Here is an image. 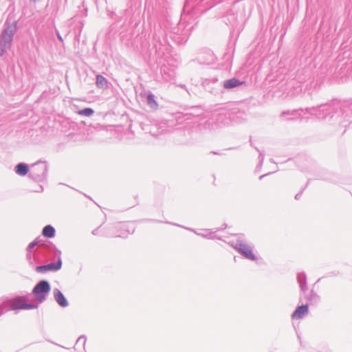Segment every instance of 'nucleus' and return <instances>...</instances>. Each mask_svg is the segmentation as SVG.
<instances>
[{"instance_id":"f3484780","label":"nucleus","mask_w":352,"mask_h":352,"mask_svg":"<svg viewBox=\"0 0 352 352\" xmlns=\"http://www.w3.org/2000/svg\"><path fill=\"white\" fill-rule=\"evenodd\" d=\"M191 230L193 231L197 235L201 236L205 238H208V239H214V232H212L206 231L204 232L198 233L194 230Z\"/></svg>"},{"instance_id":"f8f14e48","label":"nucleus","mask_w":352,"mask_h":352,"mask_svg":"<svg viewBox=\"0 0 352 352\" xmlns=\"http://www.w3.org/2000/svg\"><path fill=\"white\" fill-rule=\"evenodd\" d=\"M43 234L47 238H52L55 235V229L50 225L44 227L43 230Z\"/></svg>"},{"instance_id":"7ed1b4c3","label":"nucleus","mask_w":352,"mask_h":352,"mask_svg":"<svg viewBox=\"0 0 352 352\" xmlns=\"http://www.w3.org/2000/svg\"><path fill=\"white\" fill-rule=\"evenodd\" d=\"M50 292V285L47 280H41L38 282L32 290V294L35 296L36 299L43 302Z\"/></svg>"},{"instance_id":"cd10ccee","label":"nucleus","mask_w":352,"mask_h":352,"mask_svg":"<svg viewBox=\"0 0 352 352\" xmlns=\"http://www.w3.org/2000/svg\"><path fill=\"white\" fill-rule=\"evenodd\" d=\"M96 230H94V231H93V234H96Z\"/></svg>"},{"instance_id":"a878e982","label":"nucleus","mask_w":352,"mask_h":352,"mask_svg":"<svg viewBox=\"0 0 352 352\" xmlns=\"http://www.w3.org/2000/svg\"><path fill=\"white\" fill-rule=\"evenodd\" d=\"M260 157L261 158V162H263V158H264V157H263V155H261V154H260Z\"/></svg>"},{"instance_id":"393cba45","label":"nucleus","mask_w":352,"mask_h":352,"mask_svg":"<svg viewBox=\"0 0 352 352\" xmlns=\"http://www.w3.org/2000/svg\"><path fill=\"white\" fill-rule=\"evenodd\" d=\"M27 257H28V258L29 260H30V259H31V255H30V254H27Z\"/></svg>"},{"instance_id":"bb28decb","label":"nucleus","mask_w":352,"mask_h":352,"mask_svg":"<svg viewBox=\"0 0 352 352\" xmlns=\"http://www.w3.org/2000/svg\"><path fill=\"white\" fill-rule=\"evenodd\" d=\"M266 175H263L261 176H260L259 179H262Z\"/></svg>"},{"instance_id":"4be33fe9","label":"nucleus","mask_w":352,"mask_h":352,"mask_svg":"<svg viewBox=\"0 0 352 352\" xmlns=\"http://www.w3.org/2000/svg\"><path fill=\"white\" fill-rule=\"evenodd\" d=\"M37 244L38 241L36 240H34L32 242H31L28 247V251H30V250L34 248Z\"/></svg>"},{"instance_id":"a211bd4d","label":"nucleus","mask_w":352,"mask_h":352,"mask_svg":"<svg viewBox=\"0 0 352 352\" xmlns=\"http://www.w3.org/2000/svg\"><path fill=\"white\" fill-rule=\"evenodd\" d=\"M120 228L124 231V232H122L120 234H118V236L120 237H126L128 234L130 233L129 228V226L126 223L120 225Z\"/></svg>"},{"instance_id":"ddd939ff","label":"nucleus","mask_w":352,"mask_h":352,"mask_svg":"<svg viewBox=\"0 0 352 352\" xmlns=\"http://www.w3.org/2000/svg\"><path fill=\"white\" fill-rule=\"evenodd\" d=\"M307 299L310 302L311 304H317L319 302L320 297L317 294L311 291L309 296L307 297Z\"/></svg>"},{"instance_id":"6ab92c4d","label":"nucleus","mask_w":352,"mask_h":352,"mask_svg":"<svg viewBox=\"0 0 352 352\" xmlns=\"http://www.w3.org/2000/svg\"><path fill=\"white\" fill-rule=\"evenodd\" d=\"M21 309H33L38 307L37 305L34 304H29L24 302V304L21 307Z\"/></svg>"},{"instance_id":"b1692460","label":"nucleus","mask_w":352,"mask_h":352,"mask_svg":"<svg viewBox=\"0 0 352 352\" xmlns=\"http://www.w3.org/2000/svg\"><path fill=\"white\" fill-rule=\"evenodd\" d=\"M300 195H301L300 193L296 194V196H295V199H298L300 198Z\"/></svg>"},{"instance_id":"aec40b11","label":"nucleus","mask_w":352,"mask_h":352,"mask_svg":"<svg viewBox=\"0 0 352 352\" xmlns=\"http://www.w3.org/2000/svg\"><path fill=\"white\" fill-rule=\"evenodd\" d=\"M85 342H86V338L85 336H80L77 340L76 346L81 344L82 345V346L84 347L85 344Z\"/></svg>"},{"instance_id":"9d476101","label":"nucleus","mask_w":352,"mask_h":352,"mask_svg":"<svg viewBox=\"0 0 352 352\" xmlns=\"http://www.w3.org/2000/svg\"><path fill=\"white\" fill-rule=\"evenodd\" d=\"M29 170L28 166L24 163H19L15 167V172L20 176H25Z\"/></svg>"},{"instance_id":"39448f33","label":"nucleus","mask_w":352,"mask_h":352,"mask_svg":"<svg viewBox=\"0 0 352 352\" xmlns=\"http://www.w3.org/2000/svg\"><path fill=\"white\" fill-rule=\"evenodd\" d=\"M62 267V261L60 257L58 258V261L56 263H50L47 265L37 266L36 271L39 273H45L48 271L56 272L60 270Z\"/></svg>"},{"instance_id":"f03ea898","label":"nucleus","mask_w":352,"mask_h":352,"mask_svg":"<svg viewBox=\"0 0 352 352\" xmlns=\"http://www.w3.org/2000/svg\"><path fill=\"white\" fill-rule=\"evenodd\" d=\"M230 244L247 259L250 261H255L256 259V256L253 253L252 246L245 242L242 239L238 238L236 241L233 240L230 241Z\"/></svg>"},{"instance_id":"dca6fc26","label":"nucleus","mask_w":352,"mask_h":352,"mask_svg":"<svg viewBox=\"0 0 352 352\" xmlns=\"http://www.w3.org/2000/svg\"><path fill=\"white\" fill-rule=\"evenodd\" d=\"M94 111L91 108H85L78 111V114L85 116H91L94 114Z\"/></svg>"},{"instance_id":"412c9836","label":"nucleus","mask_w":352,"mask_h":352,"mask_svg":"<svg viewBox=\"0 0 352 352\" xmlns=\"http://www.w3.org/2000/svg\"><path fill=\"white\" fill-rule=\"evenodd\" d=\"M297 113H298V111H284L282 113L281 116H285L286 115H292V116H296Z\"/></svg>"},{"instance_id":"20e7f679","label":"nucleus","mask_w":352,"mask_h":352,"mask_svg":"<svg viewBox=\"0 0 352 352\" xmlns=\"http://www.w3.org/2000/svg\"><path fill=\"white\" fill-rule=\"evenodd\" d=\"M47 169V166L45 164H34L30 172V176L35 180H40L45 177Z\"/></svg>"},{"instance_id":"f257e3e1","label":"nucleus","mask_w":352,"mask_h":352,"mask_svg":"<svg viewBox=\"0 0 352 352\" xmlns=\"http://www.w3.org/2000/svg\"><path fill=\"white\" fill-rule=\"evenodd\" d=\"M16 31V22L6 23V27L0 34V56H3L7 50L11 47Z\"/></svg>"},{"instance_id":"423d86ee","label":"nucleus","mask_w":352,"mask_h":352,"mask_svg":"<svg viewBox=\"0 0 352 352\" xmlns=\"http://www.w3.org/2000/svg\"><path fill=\"white\" fill-rule=\"evenodd\" d=\"M54 297L56 302L62 307H66L69 305V303L65 298L63 294L58 289H55L54 290Z\"/></svg>"},{"instance_id":"2eb2a0df","label":"nucleus","mask_w":352,"mask_h":352,"mask_svg":"<svg viewBox=\"0 0 352 352\" xmlns=\"http://www.w3.org/2000/svg\"><path fill=\"white\" fill-rule=\"evenodd\" d=\"M147 102L151 107H157V104L155 100V96L152 94H150L148 95Z\"/></svg>"},{"instance_id":"9b49d317","label":"nucleus","mask_w":352,"mask_h":352,"mask_svg":"<svg viewBox=\"0 0 352 352\" xmlns=\"http://www.w3.org/2000/svg\"><path fill=\"white\" fill-rule=\"evenodd\" d=\"M297 280L299 283L300 289L305 292L307 289L306 276L304 273H299L297 276Z\"/></svg>"},{"instance_id":"0eeeda50","label":"nucleus","mask_w":352,"mask_h":352,"mask_svg":"<svg viewBox=\"0 0 352 352\" xmlns=\"http://www.w3.org/2000/svg\"><path fill=\"white\" fill-rule=\"evenodd\" d=\"M308 313V305H302L296 308L292 314V318L300 319L302 318Z\"/></svg>"},{"instance_id":"5701e85b","label":"nucleus","mask_w":352,"mask_h":352,"mask_svg":"<svg viewBox=\"0 0 352 352\" xmlns=\"http://www.w3.org/2000/svg\"><path fill=\"white\" fill-rule=\"evenodd\" d=\"M56 34H57V36H58V39H59L61 42H63V39L62 36H60V33H59L58 32H56Z\"/></svg>"},{"instance_id":"6e6552de","label":"nucleus","mask_w":352,"mask_h":352,"mask_svg":"<svg viewBox=\"0 0 352 352\" xmlns=\"http://www.w3.org/2000/svg\"><path fill=\"white\" fill-rule=\"evenodd\" d=\"M243 83V82L240 81L237 78H232L231 79L226 80L223 82V86L224 89H231L235 88V87L242 85Z\"/></svg>"},{"instance_id":"4468645a","label":"nucleus","mask_w":352,"mask_h":352,"mask_svg":"<svg viewBox=\"0 0 352 352\" xmlns=\"http://www.w3.org/2000/svg\"><path fill=\"white\" fill-rule=\"evenodd\" d=\"M24 304V302L23 301V300L21 298H16L14 299L12 302V305H11V308L12 309L14 310V309H21V306Z\"/></svg>"},{"instance_id":"1a4fd4ad","label":"nucleus","mask_w":352,"mask_h":352,"mask_svg":"<svg viewBox=\"0 0 352 352\" xmlns=\"http://www.w3.org/2000/svg\"><path fill=\"white\" fill-rule=\"evenodd\" d=\"M96 85L100 89H107L109 87V81L102 75L96 76Z\"/></svg>"}]
</instances>
